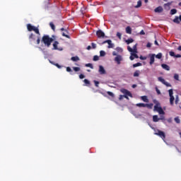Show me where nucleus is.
Returning a JSON list of instances; mask_svg holds the SVG:
<instances>
[{
  "label": "nucleus",
  "instance_id": "nucleus-4",
  "mask_svg": "<svg viewBox=\"0 0 181 181\" xmlns=\"http://www.w3.org/2000/svg\"><path fill=\"white\" fill-rule=\"evenodd\" d=\"M56 40V36L52 35V37H49V35H46V45L47 47L52 45V42Z\"/></svg>",
  "mask_w": 181,
  "mask_h": 181
},
{
  "label": "nucleus",
  "instance_id": "nucleus-31",
  "mask_svg": "<svg viewBox=\"0 0 181 181\" xmlns=\"http://www.w3.org/2000/svg\"><path fill=\"white\" fill-rule=\"evenodd\" d=\"M177 13V10H176V9H175V8H173V9H171V11H170L171 15H175V14Z\"/></svg>",
  "mask_w": 181,
  "mask_h": 181
},
{
  "label": "nucleus",
  "instance_id": "nucleus-21",
  "mask_svg": "<svg viewBox=\"0 0 181 181\" xmlns=\"http://www.w3.org/2000/svg\"><path fill=\"white\" fill-rule=\"evenodd\" d=\"M141 98L144 103H149V99H148L147 96H141Z\"/></svg>",
  "mask_w": 181,
  "mask_h": 181
},
{
  "label": "nucleus",
  "instance_id": "nucleus-23",
  "mask_svg": "<svg viewBox=\"0 0 181 181\" xmlns=\"http://www.w3.org/2000/svg\"><path fill=\"white\" fill-rule=\"evenodd\" d=\"M142 6V1L141 0L137 1V5L134 6V8H141Z\"/></svg>",
  "mask_w": 181,
  "mask_h": 181
},
{
  "label": "nucleus",
  "instance_id": "nucleus-40",
  "mask_svg": "<svg viewBox=\"0 0 181 181\" xmlns=\"http://www.w3.org/2000/svg\"><path fill=\"white\" fill-rule=\"evenodd\" d=\"M179 103V95H175V104H177Z\"/></svg>",
  "mask_w": 181,
  "mask_h": 181
},
{
  "label": "nucleus",
  "instance_id": "nucleus-32",
  "mask_svg": "<svg viewBox=\"0 0 181 181\" xmlns=\"http://www.w3.org/2000/svg\"><path fill=\"white\" fill-rule=\"evenodd\" d=\"M98 60H100V57H98V55H95L93 57V62H98Z\"/></svg>",
  "mask_w": 181,
  "mask_h": 181
},
{
  "label": "nucleus",
  "instance_id": "nucleus-9",
  "mask_svg": "<svg viewBox=\"0 0 181 181\" xmlns=\"http://www.w3.org/2000/svg\"><path fill=\"white\" fill-rule=\"evenodd\" d=\"M96 35L98 36V37L100 38H104L105 37V33H104V32H103V30H99L96 32Z\"/></svg>",
  "mask_w": 181,
  "mask_h": 181
},
{
  "label": "nucleus",
  "instance_id": "nucleus-46",
  "mask_svg": "<svg viewBox=\"0 0 181 181\" xmlns=\"http://www.w3.org/2000/svg\"><path fill=\"white\" fill-rule=\"evenodd\" d=\"M86 76H84L83 74L79 75V78H81V80H83V78H85Z\"/></svg>",
  "mask_w": 181,
  "mask_h": 181
},
{
  "label": "nucleus",
  "instance_id": "nucleus-61",
  "mask_svg": "<svg viewBox=\"0 0 181 181\" xmlns=\"http://www.w3.org/2000/svg\"><path fill=\"white\" fill-rule=\"evenodd\" d=\"M86 49L87 50H91V46L88 45Z\"/></svg>",
  "mask_w": 181,
  "mask_h": 181
},
{
  "label": "nucleus",
  "instance_id": "nucleus-26",
  "mask_svg": "<svg viewBox=\"0 0 181 181\" xmlns=\"http://www.w3.org/2000/svg\"><path fill=\"white\" fill-rule=\"evenodd\" d=\"M139 74H141V71H136L134 73V77H139Z\"/></svg>",
  "mask_w": 181,
  "mask_h": 181
},
{
  "label": "nucleus",
  "instance_id": "nucleus-17",
  "mask_svg": "<svg viewBox=\"0 0 181 181\" xmlns=\"http://www.w3.org/2000/svg\"><path fill=\"white\" fill-rule=\"evenodd\" d=\"M154 12H156V13H160L161 12H163V8H162V6H158L155 8Z\"/></svg>",
  "mask_w": 181,
  "mask_h": 181
},
{
  "label": "nucleus",
  "instance_id": "nucleus-15",
  "mask_svg": "<svg viewBox=\"0 0 181 181\" xmlns=\"http://www.w3.org/2000/svg\"><path fill=\"white\" fill-rule=\"evenodd\" d=\"M150 64L152 65L155 63V54H151L150 55Z\"/></svg>",
  "mask_w": 181,
  "mask_h": 181
},
{
  "label": "nucleus",
  "instance_id": "nucleus-39",
  "mask_svg": "<svg viewBox=\"0 0 181 181\" xmlns=\"http://www.w3.org/2000/svg\"><path fill=\"white\" fill-rule=\"evenodd\" d=\"M174 119L177 124H180V119L175 117Z\"/></svg>",
  "mask_w": 181,
  "mask_h": 181
},
{
  "label": "nucleus",
  "instance_id": "nucleus-33",
  "mask_svg": "<svg viewBox=\"0 0 181 181\" xmlns=\"http://www.w3.org/2000/svg\"><path fill=\"white\" fill-rule=\"evenodd\" d=\"M100 57H104L105 56V52L103 50L100 51Z\"/></svg>",
  "mask_w": 181,
  "mask_h": 181
},
{
  "label": "nucleus",
  "instance_id": "nucleus-29",
  "mask_svg": "<svg viewBox=\"0 0 181 181\" xmlns=\"http://www.w3.org/2000/svg\"><path fill=\"white\" fill-rule=\"evenodd\" d=\"M132 56L134 57V59H139V57L138 56V54H136V52H130Z\"/></svg>",
  "mask_w": 181,
  "mask_h": 181
},
{
  "label": "nucleus",
  "instance_id": "nucleus-35",
  "mask_svg": "<svg viewBox=\"0 0 181 181\" xmlns=\"http://www.w3.org/2000/svg\"><path fill=\"white\" fill-rule=\"evenodd\" d=\"M139 66H142V64L140 62L133 64V67H139Z\"/></svg>",
  "mask_w": 181,
  "mask_h": 181
},
{
  "label": "nucleus",
  "instance_id": "nucleus-2",
  "mask_svg": "<svg viewBox=\"0 0 181 181\" xmlns=\"http://www.w3.org/2000/svg\"><path fill=\"white\" fill-rule=\"evenodd\" d=\"M154 111L158 112L159 115H165V111H163V109H162L159 103H157L154 106Z\"/></svg>",
  "mask_w": 181,
  "mask_h": 181
},
{
  "label": "nucleus",
  "instance_id": "nucleus-64",
  "mask_svg": "<svg viewBox=\"0 0 181 181\" xmlns=\"http://www.w3.org/2000/svg\"><path fill=\"white\" fill-rule=\"evenodd\" d=\"M177 50H179L180 52H181V46H179V47H178Z\"/></svg>",
  "mask_w": 181,
  "mask_h": 181
},
{
  "label": "nucleus",
  "instance_id": "nucleus-24",
  "mask_svg": "<svg viewBox=\"0 0 181 181\" xmlns=\"http://www.w3.org/2000/svg\"><path fill=\"white\" fill-rule=\"evenodd\" d=\"M164 8L165 9H167L168 11H169V9H170V3L165 4Z\"/></svg>",
  "mask_w": 181,
  "mask_h": 181
},
{
  "label": "nucleus",
  "instance_id": "nucleus-51",
  "mask_svg": "<svg viewBox=\"0 0 181 181\" xmlns=\"http://www.w3.org/2000/svg\"><path fill=\"white\" fill-rule=\"evenodd\" d=\"M116 50H117V52H122V49L121 47H117V48H116Z\"/></svg>",
  "mask_w": 181,
  "mask_h": 181
},
{
  "label": "nucleus",
  "instance_id": "nucleus-14",
  "mask_svg": "<svg viewBox=\"0 0 181 181\" xmlns=\"http://www.w3.org/2000/svg\"><path fill=\"white\" fill-rule=\"evenodd\" d=\"M35 35L33 33H31L29 35V42L30 43V45H33V42H35Z\"/></svg>",
  "mask_w": 181,
  "mask_h": 181
},
{
  "label": "nucleus",
  "instance_id": "nucleus-18",
  "mask_svg": "<svg viewBox=\"0 0 181 181\" xmlns=\"http://www.w3.org/2000/svg\"><path fill=\"white\" fill-rule=\"evenodd\" d=\"M161 67H163L164 70H167V71H169V70H170V67L166 64H161Z\"/></svg>",
  "mask_w": 181,
  "mask_h": 181
},
{
  "label": "nucleus",
  "instance_id": "nucleus-27",
  "mask_svg": "<svg viewBox=\"0 0 181 181\" xmlns=\"http://www.w3.org/2000/svg\"><path fill=\"white\" fill-rule=\"evenodd\" d=\"M49 26L51 28V29H52V30H56V26H54V24L53 23H49Z\"/></svg>",
  "mask_w": 181,
  "mask_h": 181
},
{
  "label": "nucleus",
  "instance_id": "nucleus-16",
  "mask_svg": "<svg viewBox=\"0 0 181 181\" xmlns=\"http://www.w3.org/2000/svg\"><path fill=\"white\" fill-rule=\"evenodd\" d=\"M100 74H106L105 69H104V66H99V70H98Z\"/></svg>",
  "mask_w": 181,
  "mask_h": 181
},
{
  "label": "nucleus",
  "instance_id": "nucleus-34",
  "mask_svg": "<svg viewBox=\"0 0 181 181\" xmlns=\"http://www.w3.org/2000/svg\"><path fill=\"white\" fill-rule=\"evenodd\" d=\"M50 63H52V64H54V66H56V67H57L58 69H61L62 66H60L59 64H54L52 62L49 61Z\"/></svg>",
  "mask_w": 181,
  "mask_h": 181
},
{
  "label": "nucleus",
  "instance_id": "nucleus-41",
  "mask_svg": "<svg viewBox=\"0 0 181 181\" xmlns=\"http://www.w3.org/2000/svg\"><path fill=\"white\" fill-rule=\"evenodd\" d=\"M73 70H74V71H80V67H76V66H74V67H73Z\"/></svg>",
  "mask_w": 181,
  "mask_h": 181
},
{
  "label": "nucleus",
  "instance_id": "nucleus-53",
  "mask_svg": "<svg viewBox=\"0 0 181 181\" xmlns=\"http://www.w3.org/2000/svg\"><path fill=\"white\" fill-rule=\"evenodd\" d=\"M159 119H160V120H163V119H165V116L160 115Z\"/></svg>",
  "mask_w": 181,
  "mask_h": 181
},
{
  "label": "nucleus",
  "instance_id": "nucleus-42",
  "mask_svg": "<svg viewBox=\"0 0 181 181\" xmlns=\"http://www.w3.org/2000/svg\"><path fill=\"white\" fill-rule=\"evenodd\" d=\"M86 67H90V69H94L93 64H86Z\"/></svg>",
  "mask_w": 181,
  "mask_h": 181
},
{
  "label": "nucleus",
  "instance_id": "nucleus-8",
  "mask_svg": "<svg viewBox=\"0 0 181 181\" xmlns=\"http://www.w3.org/2000/svg\"><path fill=\"white\" fill-rule=\"evenodd\" d=\"M158 81H160V83H162V84H164V86H166V87H172V85H170V83H169V82L165 81L163 79V78L158 77Z\"/></svg>",
  "mask_w": 181,
  "mask_h": 181
},
{
  "label": "nucleus",
  "instance_id": "nucleus-36",
  "mask_svg": "<svg viewBox=\"0 0 181 181\" xmlns=\"http://www.w3.org/2000/svg\"><path fill=\"white\" fill-rule=\"evenodd\" d=\"M155 57H156V59H162V53H158Z\"/></svg>",
  "mask_w": 181,
  "mask_h": 181
},
{
  "label": "nucleus",
  "instance_id": "nucleus-47",
  "mask_svg": "<svg viewBox=\"0 0 181 181\" xmlns=\"http://www.w3.org/2000/svg\"><path fill=\"white\" fill-rule=\"evenodd\" d=\"M66 71H68L69 73H70V72H71V71H73L71 70V68H70L69 66H68V67H66Z\"/></svg>",
  "mask_w": 181,
  "mask_h": 181
},
{
  "label": "nucleus",
  "instance_id": "nucleus-52",
  "mask_svg": "<svg viewBox=\"0 0 181 181\" xmlns=\"http://www.w3.org/2000/svg\"><path fill=\"white\" fill-rule=\"evenodd\" d=\"M157 94L160 95V90L158 89V88H156Z\"/></svg>",
  "mask_w": 181,
  "mask_h": 181
},
{
  "label": "nucleus",
  "instance_id": "nucleus-50",
  "mask_svg": "<svg viewBox=\"0 0 181 181\" xmlns=\"http://www.w3.org/2000/svg\"><path fill=\"white\" fill-rule=\"evenodd\" d=\"M94 83H95V87H98V84H100V82H98L97 81H94Z\"/></svg>",
  "mask_w": 181,
  "mask_h": 181
},
{
  "label": "nucleus",
  "instance_id": "nucleus-45",
  "mask_svg": "<svg viewBox=\"0 0 181 181\" xmlns=\"http://www.w3.org/2000/svg\"><path fill=\"white\" fill-rule=\"evenodd\" d=\"M169 54H170V56H171L172 57H175V56H176L175 54V52H169Z\"/></svg>",
  "mask_w": 181,
  "mask_h": 181
},
{
  "label": "nucleus",
  "instance_id": "nucleus-30",
  "mask_svg": "<svg viewBox=\"0 0 181 181\" xmlns=\"http://www.w3.org/2000/svg\"><path fill=\"white\" fill-rule=\"evenodd\" d=\"M173 22L175 23H180V21L179 20V17H175V18H174V20H173Z\"/></svg>",
  "mask_w": 181,
  "mask_h": 181
},
{
  "label": "nucleus",
  "instance_id": "nucleus-58",
  "mask_svg": "<svg viewBox=\"0 0 181 181\" xmlns=\"http://www.w3.org/2000/svg\"><path fill=\"white\" fill-rule=\"evenodd\" d=\"M129 59H130V60H134L135 58H134V55L131 54Z\"/></svg>",
  "mask_w": 181,
  "mask_h": 181
},
{
  "label": "nucleus",
  "instance_id": "nucleus-59",
  "mask_svg": "<svg viewBox=\"0 0 181 181\" xmlns=\"http://www.w3.org/2000/svg\"><path fill=\"white\" fill-rule=\"evenodd\" d=\"M141 60H146V57H140Z\"/></svg>",
  "mask_w": 181,
  "mask_h": 181
},
{
  "label": "nucleus",
  "instance_id": "nucleus-5",
  "mask_svg": "<svg viewBox=\"0 0 181 181\" xmlns=\"http://www.w3.org/2000/svg\"><path fill=\"white\" fill-rule=\"evenodd\" d=\"M168 93L170 97V103L171 105H173V103L175 101V96H173V89H170Z\"/></svg>",
  "mask_w": 181,
  "mask_h": 181
},
{
  "label": "nucleus",
  "instance_id": "nucleus-11",
  "mask_svg": "<svg viewBox=\"0 0 181 181\" xmlns=\"http://www.w3.org/2000/svg\"><path fill=\"white\" fill-rule=\"evenodd\" d=\"M115 62H116L117 64H121V62H122V56L117 55L115 58Z\"/></svg>",
  "mask_w": 181,
  "mask_h": 181
},
{
  "label": "nucleus",
  "instance_id": "nucleus-43",
  "mask_svg": "<svg viewBox=\"0 0 181 181\" xmlns=\"http://www.w3.org/2000/svg\"><path fill=\"white\" fill-rule=\"evenodd\" d=\"M146 107H147V108H152V107H153V104H146Z\"/></svg>",
  "mask_w": 181,
  "mask_h": 181
},
{
  "label": "nucleus",
  "instance_id": "nucleus-20",
  "mask_svg": "<svg viewBox=\"0 0 181 181\" xmlns=\"http://www.w3.org/2000/svg\"><path fill=\"white\" fill-rule=\"evenodd\" d=\"M126 33H128L129 35H131V33H132V29L131 28V27L127 26L126 28Z\"/></svg>",
  "mask_w": 181,
  "mask_h": 181
},
{
  "label": "nucleus",
  "instance_id": "nucleus-10",
  "mask_svg": "<svg viewBox=\"0 0 181 181\" xmlns=\"http://www.w3.org/2000/svg\"><path fill=\"white\" fill-rule=\"evenodd\" d=\"M136 46H138L137 44H136L135 45H134L133 48H131V47L128 46L127 47V49L129 50V52H134V53H137V49H136Z\"/></svg>",
  "mask_w": 181,
  "mask_h": 181
},
{
  "label": "nucleus",
  "instance_id": "nucleus-3",
  "mask_svg": "<svg viewBox=\"0 0 181 181\" xmlns=\"http://www.w3.org/2000/svg\"><path fill=\"white\" fill-rule=\"evenodd\" d=\"M39 49H40V50H42L45 54V50H46V35H43L42 40H41V45L39 47Z\"/></svg>",
  "mask_w": 181,
  "mask_h": 181
},
{
  "label": "nucleus",
  "instance_id": "nucleus-57",
  "mask_svg": "<svg viewBox=\"0 0 181 181\" xmlns=\"http://www.w3.org/2000/svg\"><path fill=\"white\" fill-rule=\"evenodd\" d=\"M124 98V95H120L119 100H123Z\"/></svg>",
  "mask_w": 181,
  "mask_h": 181
},
{
  "label": "nucleus",
  "instance_id": "nucleus-1",
  "mask_svg": "<svg viewBox=\"0 0 181 181\" xmlns=\"http://www.w3.org/2000/svg\"><path fill=\"white\" fill-rule=\"evenodd\" d=\"M27 29L28 32H35V33L40 36V33L39 32V28H37V27L33 26L32 24H27Z\"/></svg>",
  "mask_w": 181,
  "mask_h": 181
},
{
  "label": "nucleus",
  "instance_id": "nucleus-56",
  "mask_svg": "<svg viewBox=\"0 0 181 181\" xmlns=\"http://www.w3.org/2000/svg\"><path fill=\"white\" fill-rule=\"evenodd\" d=\"M39 43H40V37H37V45H39Z\"/></svg>",
  "mask_w": 181,
  "mask_h": 181
},
{
  "label": "nucleus",
  "instance_id": "nucleus-63",
  "mask_svg": "<svg viewBox=\"0 0 181 181\" xmlns=\"http://www.w3.org/2000/svg\"><path fill=\"white\" fill-rule=\"evenodd\" d=\"M112 54H113V56H118V55L117 54V52H116L115 51H114V52H112Z\"/></svg>",
  "mask_w": 181,
  "mask_h": 181
},
{
  "label": "nucleus",
  "instance_id": "nucleus-7",
  "mask_svg": "<svg viewBox=\"0 0 181 181\" xmlns=\"http://www.w3.org/2000/svg\"><path fill=\"white\" fill-rule=\"evenodd\" d=\"M154 134L158 135V136H160V138H162V139H163V141H165V138L166 137V135H165V132H163L160 130H157V131H156Z\"/></svg>",
  "mask_w": 181,
  "mask_h": 181
},
{
  "label": "nucleus",
  "instance_id": "nucleus-38",
  "mask_svg": "<svg viewBox=\"0 0 181 181\" xmlns=\"http://www.w3.org/2000/svg\"><path fill=\"white\" fill-rule=\"evenodd\" d=\"M83 83H85L86 86L90 85V81H88V79H84Z\"/></svg>",
  "mask_w": 181,
  "mask_h": 181
},
{
  "label": "nucleus",
  "instance_id": "nucleus-25",
  "mask_svg": "<svg viewBox=\"0 0 181 181\" xmlns=\"http://www.w3.org/2000/svg\"><path fill=\"white\" fill-rule=\"evenodd\" d=\"M136 105V107H143V108H145V107H146V105L144 103H137Z\"/></svg>",
  "mask_w": 181,
  "mask_h": 181
},
{
  "label": "nucleus",
  "instance_id": "nucleus-12",
  "mask_svg": "<svg viewBox=\"0 0 181 181\" xmlns=\"http://www.w3.org/2000/svg\"><path fill=\"white\" fill-rule=\"evenodd\" d=\"M121 93H122L123 94H125V95H128L129 97H132V94L131 93V92H129L128 90L127 89H121Z\"/></svg>",
  "mask_w": 181,
  "mask_h": 181
},
{
  "label": "nucleus",
  "instance_id": "nucleus-62",
  "mask_svg": "<svg viewBox=\"0 0 181 181\" xmlns=\"http://www.w3.org/2000/svg\"><path fill=\"white\" fill-rule=\"evenodd\" d=\"M175 57L180 58V57H181V55L178 54L175 55Z\"/></svg>",
  "mask_w": 181,
  "mask_h": 181
},
{
  "label": "nucleus",
  "instance_id": "nucleus-19",
  "mask_svg": "<svg viewBox=\"0 0 181 181\" xmlns=\"http://www.w3.org/2000/svg\"><path fill=\"white\" fill-rule=\"evenodd\" d=\"M153 122H158L160 121V119L158 117V115L153 116Z\"/></svg>",
  "mask_w": 181,
  "mask_h": 181
},
{
  "label": "nucleus",
  "instance_id": "nucleus-55",
  "mask_svg": "<svg viewBox=\"0 0 181 181\" xmlns=\"http://www.w3.org/2000/svg\"><path fill=\"white\" fill-rule=\"evenodd\" d=\"M152 46V44L151 42H148L146 45V47H151Z\"/></svg>",
  "mask_w": 181,
  "mask_h": 181
},
{
  "label": "nucleus",
  "instance_id": "nucleus-49",
  "mask_svg": "<svg viewBox=\"0 0 181 181\" xmlns=\"http://www.w3.org/2000/svg\"><path fill=\"white\" fill-rule=\"evenodd\" d=\"M107 94H108V95H110V97H114V94L112 93V92L108 91Z\"/></svg>",
  "mask_w": 181,
  "mask_h": 181
},
{
  "label": "nucleus",
  "instance_id": "nucleus-60",
  "mask_svg": "<svg viewBox=\"0 0 181 181\" xmlns=\"http://www.w3.org/2000/svg\"><path fill=\"white\" fill-rule=\"evenodd\" d=\"M140 35H145V31H144V30H142L140 32Z\"/></svg>",
  "mask_w": 181,
  "mask_h": 181
},
{
  "label": "nucleus",
  "instance_id": "nucleus-48",
  "mask_svg": "<svg viewBox=\"0 0 181 181\" xmlns=\"http://www.w3.org/2000/svg\"><path fill=\"white\" fill-rule=\"evenodd\" d=\"M92 47H93V49H95L96 47H97V45L95 44V43H94V42H92Z\"/></svg>",
  "mask_w": 181,
  "mask_h": 181
},
{
  "label": "nucleus",
  "instance_id": "nucleus-54",
  "mask_svg": "<svg viewBox=\"0 0 181 181\" xmlns=\"http://www.w3.org/2000/svg\"><path fill=\"white\" fill-rule=\"evenodd\" d=\"M62 36L67 37L68 39L70 37L69 35H66L64 33H62Z\"/></svg>",
  "mask_w": 181,
  "mask_h": 181
},
{
  "label": "nucleus",
  "instance_id": "nucleus-22",
  "mask_svg": "<svg viewBox=\"0 0 181 181\" xmlns=\"http://www.w3.org/2000/svg\"><path fill=\"white\" fill-rule=\"evenodd\" d=\"M71 60L72 62H78V61L80 60V58H79L78 57H77V56H76V57H72L71 58Z\"/></svg>",
  "mask_w": 181,
  "mask_h": 181
},
{
  "label": "nucleus",
  "instance_id": "nucleus-13",
  "mask_svg": "<svg viewBox=\"0 0 181 181\" xmlns=\"http://www.w3.org/2000/svg\"><path fill=\"white\" fill-rule=\"evenodd\" d=\"M59 45V42L57 41H55L54 43H53V50H59V51H62L63 50V48H58L57 47V45Z\"/></svg>",
  "mask_w": 181,
  "mask_h": 181
},
{
  "label": "nucleus",
  "instance_id": "nucleus-28",
  "mask_svg": "<svg viewBox=\"0 0 181 181\" xmlns=\"http://www.w3.org/2000/svg\"><path fill=\"white\" fill-rule=\"evenodd\" d=\"M125 42H126V43L127 45H129L130 43H133L134 42V39L130 38V39L127 40Z\"/></svg>",
  "mask_w": 181,
  "mask_h": 181
},
{
  "label": "nucleus",
  "instance_id": "nucleus-6",
  "mask_svg": "<svg viewBox=\"0 0 181 181\" xmlns=\"http://www.w3.org/2000/svg\"><path fill=\"white\" fill-rule=\"evenodd\" d=\"M105 43H107L108 46H107V48L108 49H114L115 47V45L114 43H112V41L111 40H105L104 42H102V45H105Z\"/></svg>",
  "mask_w": 181,
  "mask_h": 181
},
{
  "label": "nucleus",
  "instance_id": "nucleus-37",
  "mask_svg": "<svg viewBox=\"0 0 181 181\" xmlns=\"http://www.w3.org/2000/svg\"><path fill=\"white\" fill-rule=\"evenodd\" d=\"M174 78L175 80H177V81H179V74H174Z\"/></svg>",
  "mask_w": 181,
  "mask_h": 181
},
{
  "label": "nucleus",
  "instance_id": "nucleus-44",
  "mask_svg": "<svg viewBox=\"0 0 181 181\" xmlns=\"http://www.w3.org/2000/svg\"><path fill=\"white\" fill-rule=\"evenodd\" d=\"M117 37H119V39L121 40L122 34H121V33H117Z\"/></svg>",
  "mask_w": 181,
  "mask_h": 181
}]
</instances>
